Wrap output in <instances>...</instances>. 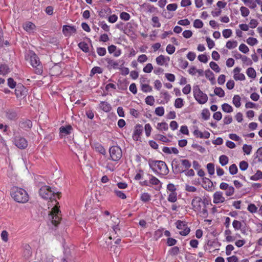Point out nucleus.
<instances>
[{
	"label": "nucleus",
	"instance_id": "1",
	"mask_svg": "<svg viewBox=\"0 0 262 262\" xmlns=\"http://www.w3.org/2000/svg\"><path fill=\"white\" fill-rule=\"evenodd\" d=\"M39 195L45 200H50L51 202H54L55 206L52 209L50 213L49 214V220L51 225L55 227L60 224L61 217L59 214L61 213L60 210L56 205L58 204L57 199H59L61 193L57 191L56 188H52L49 186L44 185L39 190Z\"/></svg>",
	"mask_w": 262,
	"mask_h": 262
},
{
	"label": "nucleus",
	"instance_id": "2",
	"mask_svg": "<svg viewBox=\"0 0 262 262\" xmlns=\"http://www.w3.org/2000/svg\"><path fill=\"white\" fill-rule=\"evenodd\" d=\"M25 59L29 60L31 65L35 69V73L37 75H41L43 72L42 65L39 58L32 50H29L25 54Z\"/></svg>",
	"mask_w": 262,
	"mask_h": 262
},
{
	"label": "nucleus",
	"instance_id": "3",
	"mask_svg": "<svg viewBox=\"0 0 262 262\" xmlns=\"http://www.w3.org/2000/svg\"><path fill=\"white\" fill-rule=\"evenodd\" d=\"M148 164L152 170L156 173L165 176L169 172L168 167L164 161L150 159Z\"/></svg>",
	"mask_w": 262,
	"mask_h": 262
},
{
	"label": "nucleus",
	"instance_id": "4",
	"mask_svg": "<svg viewBox=\"0 0 262 262\" xmlns=\"http://www.w3.org/2000/svg\"><path fill=\"white\" fill-rule=\"evenodd\" d=\"M192 209L203 218H207L208 216V212L206 207L203 206L202 198L198 196H194L191 201Z\"/></svg>",
	"mask_w": 262,
	"mask_h": 262
},
{
	"label": "nucleus",
	"instance_id": "5",
	"mask_svg": "<svg viewBox=\"0 0 262 262\" xmlns=\"http://www.w3.org/2000/svg\"><path fill=\"white\" fill-rule=\"evenodd\" d=\"M11 196L15 201L19 203H26L29 201V195L23 188L13 187L11 189Z\"/></svg>",
	"mask_w": 262,
	"mask_h": 262
},
{
	"label": "nucleus",
	"instance_id": "6",
	"mask_svg": "<svg viewBox=\"0 0 262 262\" xmlns=\"http://www.w3.org/2000/svg\"><path fill=\"white\" fill-rule=\"evenodd\" d=\"M193 96L196 101L200 104H203L208 101V96L204 93L196 85L193 87Z\"/></svg>",
	"mask_w": 262,
	"mask_h": 262
},
{
	"label": "nucleus",
	"instance_id": "7",
	"mask_svg": "<svg viewBox=\"0 0 262 262\" xmlns=\"http://www.w3.org/2000/svg\"><path fill=\"white\" fill-rule=\"evenodd\" d=\"M12 139L13 143L20 149H25L28 145V141L26 138L18 134L14 133Z\"/></svg>",
	"mask_w": 262,
	"mask_h": 262
},
{
	"label": "nucleus",
	"instance_id": "8",
	"mask_svg": "<svg viewBox=\"0 0 262 262\" xmlns=\"http://www.w3.org/2000/svg\"><path fill=\"white\" fill-rule=\"evenodd\" d=\"M111 159L115 162H118L122 157V152L121 148L119 146H112L109 149Z\"/></svg>",
	"mask_w": 262,
	"mask_h": 262
},
{
	"label": "nucleus",
	"instance_id": "9",
	"mask_svg": "<svg viewBox=\"0 0 262 262\" xmlns=\"http://www.w3.org/2000/svg\"><path fill=\"white\" fill-rule=\"evenodd\" d=\"M175 224L176 227L180 230H183L179 232V234L182 236L187 235L190 232V228L188 227L187 223L185 221L178 220Z\"/></svg>",
	"mask_w": 262,
	"mask_h": 262
},
{
	"label": "nucleus",
	"instance_id": "10",
	"mask_svg": "<svg viewBox=\"0 0 262 262\" xmlns=\"http://www.w3.org/2000/svg\"><path fill=\"white\" fill-rule=\"evenodd\" d=\"M180 162L181 165H182L185 169L184 170H185L183 173H185V174L187 177H192L195 174V172L192 169H189L191 166V162L187 159H183L180 160Z\"/></svg>",
	"mask_w": 262,
	"mask_h": 262
},
{
	"label": "nucleus",
	"instance_id": "11",
	"mask_svg": "<svg viewBox=\"0 0 262 262\" xmlns=\"http://www.w3.org/2000/svg\"><path fill=\"white\" fill-rule=\"evenodd\" d=\"M28 90L21 83H18L15 90L17 98L25 97L28 94Z\"/></svg>",
	"mask_w": 262,
	"mask_h": 262
},
{
	"label": "nucleus",
	"instance_id": "12",
	"mask_svg": "<svg viewBox=\"0 0 262 262\" xmlns=\"http://www.w3.org/2000/svg\"><path fill=\"white\" fill-rule=\"evenodd\" d=\"M180 161L174 159L171 162L172 171L174 174H179L183 173L184 169H180Z\"/></svg>",
	"mask_w": 262,
	"mask_h": 262
},
{
	"label": "nucleus",
	"instance_id": "13",
	"mask_svg": "<svg viewBox=\"0 0 262 262\" xmlns=\"http://www.w3.org/2000/svg\"><path fill=\"white\" fill-rule=\"evenodd\" d=\"M143 130V128L142 125L138 124L135 125L132 136L134 141H137L140 140V136L142 134Z\"/></svg>",
	"mask_w": 262,
	"mask_h": 262
},
{
	"label": "nucleus",
	"instance_id": "14",
	"mask_svg": "<svg viewBox=\"0 0 262 262\" xmlns=\"http://www.w3.org/2000/svg\"><path fill=\"white\" fill-rule=\"evenodd\" d=\"M76 28L75 26L65 25L62 27V33L66 37H69L74 33H76Z\"/></svg>",
	"mask_w": 262,
	"mask_h": 262
},
{
	"label": "nucleus",
	"instance_id": "15",
	"mask_svg": "<svg viewBox=\"0 0 262 262\" xmlns=\"http://www.w3.org/2000/svg\"><path fill=\"white\" fill-rule=\"evenodd\" d=\"M73 128L70 124L66 126H61L59 128V136L60 138L65 137L71 134Z\"/></svg>",
	"mask_w": 262,
	"mask_h": 262
},
{
	"label": "nucleus",
	"instance_id": "16",
	"mask_svg": "<svg viewBox=\"0 0 262 262\" xmlns=\"http://www.w3.org/2000/svg\"><path fill=\"white\" fill-rule=\"evenodd\" d=\"M18 125L23 129L28 130L32 128V122L30 119L24 118L19 122Z\"/></svg>",
	"mask_w": 262,
	"mask_h": 262
},
{
	"label": "nucleus",
	"instance_id": "17",
	"mask_svg": "<svg viewBox=\"0 0 262 262\" xmlns=\"http://www.w3.org/2000/svg\"><path fill=\"white\" fill-rule=\"evenodd\" d=\"M5 116L10 121H16L19 118L17 112L15 110L12 109L6 110L5 112Z\"/></svg>",
	"mask_w": 262,
	"mask_h": 262
},
{
	"label": "nucleus",
	"instance_id": "18",
	"mask_svg": "<svg viewBox=\"0 0 262 262\" xmlns=\"http://www.w3.org/2000/svg\"><path fill=\"white\" fill-rule=\"evenodd\" d=\"M103 60H105L107 62V65L106 67L108 70L118 68L119 63L117 61L108 57L101 59V61Z\"/></svg>",
	"mask_w": 262,
	"mask_h": 262
},
{
	"label": "nucleus",
	"instance_id": "19",
	"mask_svg": "<svg viewBox=\"0 0 262 262\" xmlns=\"http://www.w3.org/2000/svg\"><path fill=\"white\" fill-rule=\"evenodd\" d=\"M213 197L214 204L223 203L225 200V198L223 196V192L220 191L215 192L213 194Z\"/></svg>",
	"mask_w": 262,
	"mask_h": 262
},
{
	"label": "nucleus",
	"instance_id": "20",
	"mask_svg": "<svg viewBox=\"0 0 262 262\" xmlns=\"http://www.w3.org/2000/svg\"><path fill=\"white\" fill-rule=\"evenodd\" d=\"M23 256L25 259H29L32 255L31 248L29 245L26 244L23 246Z\"/></svg>",
	"mask_w": 262,
	"mask_h": 262
},
{
	"label": "nucleus",
	"instance_id": "21",
	"mask_svg": "<svg viewBox=\"0 0 262 262\" xmlns=\"http://www.w3.org/2000/svg\"><path fill=\"white\" fill-rule=\"evenodd\" d=\"M149 176L150 177V180H149V183L152 185H158L159 186H157L155 189L156 190H160V189L162 188V183L160 182V181L156 177L149 174Z\"/></svg>",
	"mask_w": 262,
	"mask_h": 262
},
{
	"label": "nucleus",
	"instance_id": "22",
	"mask_svg": "<svg viewBox=\"0 0 262 262\" xmlns=\"http://www.w3.org/2000/svg\"><path fill=\"white\" fill-rule=\"evenodd\" d=\"M220 243L218 242L217 239H215L213 241L208 240L207 243L204 245V249L205 251L210 249L212 247L216 245L220 246Z\"/></svg>",
	"mask_w": 262,
	"mask_h": 262
},
{
	"label": "nucleus",
	"instance_id": "23",
	"mask_svg": "<svg viewBox=\"0 0 262 262\" xmlns=\"http://www.w3.org/2000/svg\"><path fill=\"white\" fill-rule=\"evenodd\" d=\"M100 108L106 113L110 112L112 110L111 105L106 101H101L99 104Z\"/></svg>",
	"mask_w": 262,
	"mask_h": 262
},
{
	"label": "nucleus",
	"instance_id": "24",
	"mask_svg": "<svg viewBox=\"0 0 262 262\" xmlns=\"http://www.w3.org/2000/svg\"><path fill=\"white\" fill-rule=\"evenodd\" d=\"M98 15L101 18H106V14H111L112 13V11L110 8L105 7L104 8H102L100 10L98 11Z\"/></svg>",
	"mask_w": 262,
	"mask_h": 262
},
{
	"label": "nucleus",
	"instance_id": "25",
	"mask_svg": "<svg viewBox=\"0 0 262 262\" xmlns=\"http://www.w3.org/2000/svg\"><path fill=\"white\" fill-rule=\"evenodd\" d=\"M203 183L204 185H203V187L206 190H209L212 186L213 183L209 179L206 177H204L202 179Z\"/></svg>",
	"mask_w": 262,
	"mask_h": 262
},
{
	"label": "nucleus",
	"instance_id": "26",
	"mask_svg": "<svg viewBox=\"0 0 262 262\" xmlns=\"http://www.w3.org/2000/svg\"><path fill=\"white\" fill-rule=\"evenodd\" d=\"M128 83L129 82L126 79H124L122 80L119 79L118 80V89L121 91H125L127 90V85Z\"/></svg>",
	"mask_w": 262,
	"mask_h": 262
},
{
	"label": "nucleus",
	"instance_id": "27",
	"mask_svg": "<svg viewBox=\"0 0 262 262\" xmlns=\"http://www.w3.org/2000/svg\"><path fill=\"white\" fill-rule=\"evenodd\" d=\"M94 148L96 151L99 152L103 155L106 154V150L103 146L100 143L97 142L94 144Z\"/></svg>",
	"mask_w": 262,
	"mask_h": 262
},
{
	"label": "nucleus",
	"instance_id": "28",
	"mask_svg": "<svg viewBox=\"0 0 262 262\" xmlns=\"http://www.w3.org/2000/svg\"><path fill=\"white\" fill-rule=\"evenodd\" d=\"M35 25L30 21L26 23L23 26V28L24 30L28 32H31L33 31V30L35 29Z\"/></svg>",
	"mask_w": 262,
	"mask_h": 262
},
{
	"label": "nucleus",
	"instance_id": "29",
	"mask_svg": "<svg viewBox=\"0 0 262 262\" xmlns=\"http://www.w3.org/2000/svg\"><path fill=\"white\" fill-rule=\"evenodd\" d=\"M78 47L84 53H89L90 49L88 44L85 41H81L78 44Z\"/></svg>",
	"mask_w": 262,
	"mask_h": 262
},
{
	"label": "nucleus",
	"instance_id": "30",
	"mask_svg": "<svg viewBox=\"0 0 262 262\" xmlns=\"http://www.w3.org/2000/svg\"><path fill=\"white\" fill-rule=\"evenodd\" d=\"M10 72V69L6 64H0V74L5 75Z\"/></svg>",
	"mask_w": 262,
	"mask_h": 262
},
{
	"label": "nucleus",
	"instance_id": "31",
	"mask_svg": "<svg viewBox=\"0 0 262 262\" xmlns=\"http://www.w3.org/2000/svg\"><path fill=\"white\" fill-rule=\"evenodd\" d=\"M134 23H132L131 22H128L127 23L126 25V32H125V33H126V34H135L134 33Z\"/></svg>",
	"mask_w": 262,
	"mask_h": 262
},
{
	"label": "nucleus",
	"instance_id": "32",
	"mask_svg": "<svg viewBox=\"0 0 262 262\" xmlns=\"http://www.w3.org/2000/svg\"><path fill=\"white\" fill-rule=\"evenodd\" d=\"M168 253L171 256H176L180 253V248L178 246L173 247L168 250Z\"/></svg>",
	"mask_w": 262,
	"mask_h": 262
},
{
	"label": "nucleus",
	"instance_id": "33",
	"mask_svg": "<svg viewBox=\"0 0 262 262\" xmlns=\"http://www.w3.org/2000/svg\"><path fill=\"white\" fill-rule=\"evenodd\" d=\"M103 72V70L99 67H94L91 71L90 76L93 77L95 74H101Z\"/></svg>",
	"mask_w": 262,
	"mask_h": 262
},
{
	"label": "nucleus",
	"instance_id": "34",
	"mask_svg": "<svg viewBox=\"0 0 262 262\" xmlns=\"http://www.w3.org/2000/svg\"><path fill=\"white\" fill-rule=\"evenodd\" d=\"M140 200L142 202L146 203L149 202L151 200V196L148 193L144 192L141 194L140 196Z\"/></svg>",
	"mask_w": 262,
	"mask_h": 262
},
{
	"label": "nucleus",
	"instance_id": "35",
	"mask_svg": "<svg viewBox=\"0 0 262 262\" xmlns=\"http://www.w3.org/2000/svg\"><path fill=\"white\" fill-rule=\"evenodd\" d=\"M201 116L205 120H207L210 118V113L208 108H204L202 110Z\"/></svg>",
	"mask_w": 262,
	"mask_h": 262
},
{
	"label": "nucleus",
	"instance_id": "36",
	"mask_svg": "<svg viewBox=\"0 0 262 262\" xmlns=\"http://www.w3.org/2000/svg\"><path fill=\"white\" fill-rule=\"evenodd\" d=\"M167 200L171 203H175L177 201V193L171 192L168 196Z\"/></svg>",
	"mask_w": 262,
	"mask_h": 262
},
{
	"label": "nucleus",
	"instance_id": "37",
	"mask_svg": "<svg viewBox=\"0 0 262 262\" xmlns=\"http://www.w3.org/2000/svg\"><path fill=\"white\" fill-rule=\"evenodd\" d=\"M214 94L220 97H223L225 96V92L222 88L220 87H216L214 90Z\"/></svg>",
	"mask_w": 262,
	"mask_h": 262
},
{
	"label": "nucleus",
	"instance_id": "38",
	"mask_svg": "<svg viewBox=\"0 0 262 262\" xmlns=\"http://www.w3.org/2000/svg\"><path fill=\"white\" fill-rule=\"evenodd\" d=\"M241 98L239 95H234V96L233 98L232 102L234 105L235 106V107H239L241 106Z\"/></svg>",
	"mask_w": 262,
	"mask_h": 262
},
{
	"label": "nucleus",
	"instance_id": "39",
	"mask_svg": "<svg viewBox=\"0 0 262 262\" xmlns=\"http://www.w3.org/2000/svg\"><path fill=\"white\" fill-rule=\"evenodd\" d=\"M222 110L224 112L230 113L233 111L232 107L228 103H225L222 105Z\"/></svg>",
	"mask_w": 262,
	"mask_h": 262
},
{
	"label": "nucleus",
	"instance_id": "40",
	"mask_svg": "<svg viewBox=\"0 0 262 262\" xmlns=\"http://www.w3.org/2000/svg\"><path fill=\"white\" fill-rule=\"evenodd\" d=\"M219 161L222 166H225L228 163L229 158L227 156L223 155L220 157Z\"/></svg>",
	"mask_w": 262,
	"mask_h": 262
},
{
	"label": "nucleus",
	"instance_id": "41",
	"mask_svg": "<svg viewBox=\"0 0 262 262\" xmlns=\"http://www.w3.org/2000/svg\"><path fill=\"white\" fill-rule=\"evenodd\" d=\"M202 201L203 203V206H204L206 207H207V206L209 204L212 205L211 203V199L207 195L203 196V198H202Z\"/></svg>",
	"mask_w": 262,
	"mask_h": 262
},
{
	"label": "nucleus",
	"instance_id": "42",
	"mask_svg": "<svg viewBox=\"0 0 262 262\" xmlns=\"http://www.w3.org/2000/svg\"><path fill=\"white\" fill-rule=\"evenodd\" d=\"M174 105L176 108H178L182 107L184 105L183 99L181 98H177L175 100Z\"/></svg>",
	"mask_w": 262,
	"mask_h": 262
},
{
	"label": "nucleus",
	"instance_id": "43",
	"mask_svg": "<svg viewBox=\"0 0 262 262\" xmlns=\"http://www.w3.org/2000/svg\"><path fill=\"white\" fill-rule=\"evenodd\" d=\"M262 179V171L257 170L256 172L250 177V179L253 181H257Z\"/></svg>",
	"mask_w": 262,
	"mask_h": 262
},
{
	"label": "nucleus",
	"instance_id": "44",
	"mask_svg": "<svg viewBox=\"0 0 262 262\" xmlns=\"http://www.w3.org/2000/svg\"><path fill=\"white\" fill-rule=\"evenodd\" d=\"M178 62L179 67L183 69H186L188 66V61L182 58L178 59Z\"/></svg>",
	"mask_w": 262,
	"mask_h": 262
},
{
	"label": "nucleus",
	"instance_id": "45",
	"mask_svg": "<svg viewBox=\"0 0 262 262\" xmlns=\"http://www.w3.org/2000/svg\"><path fill=\"white\" fill-rule=\"evenodd\" d=\"M157 129L161 130L166 131L168 129V124L165 122L158 123L157 125Z\"/></svg>",
	"mask_w": 262,
	"mask_h": 262
},
{
	"label": "nucleus",
	"instance_id": "46",
	"mask_svg": "<svg viewBox=\"0 0 262 262\" xmlns=\"http://www.w3.org/2000/svg\"><path fill=\"white\" fill-rule=\"evenodd\" d=\"M156 61L158 65L163 66L165 62V57L163 55H160L156 58Z\"/></svg>",
	"mask_w": 262,
	"mask_h": 262
},
{
	"label": "nucleus",
	"instance_id": "47",
	"mask_svg": "<svg viewBox=\"0 0 262 262\" xmlns=\"http://www.w3.org/2000/svg\"><path fill=\"white\" fill-rule=\"evenodd\" d=\"M141 90L144 93H147L151 92L152 89L148 83H144L141 84Z\"/></svg>",
	"mask_w": 262,
	"mask_h": 262
},
{
	"label": "nucleus",
	"instance_id": "48",
	"mask_svg": "<svg viewBox=\"0 0 262 262\" xmlns=\"http://www.w3.org/2000/svg\"><path fill=\"white\" fill-rule=\"evenodd\" d=\"M206 168L210 175H213L214 173V165L213 163H209L207 164Z\"/></svg>",
	"mask_w": 262,
	"mask_h": 262
},
{
	"label": "nucleus",
	"instance_id": "49",
	"mask_svg": "<svg viewBox=\"0 0 262 262\" xmlns=\"http://www.w3.org/2000/svg\"><path fill=\"white\" fill-rule=\"evenodd\" d=\"M237 46V42L236 40H229L226 43V47L229 49H234Z\"/></svg>",
	"mask_w": 262,
	"mask_h": 262
},
{
	"label": "nucleus",
	"instance_id": "50",
	"mask_svg": "<svg viewBox=\"0 0 262 262\" xmlns=\"http://www.w3.org/2000/svg\"><path fill=\"white\" fill-rule=\"evenodd\" d=\"M210 68L216 73H219L221 71V69L217 63L214 61H211L209 63Z\"/></svg>",
	"mask_w": 262,
	"mask_h": 262
},
{
	"label": "nucleus",
	"instance_id": "51",
	"mask_svg": "<svg viewBox=\"0 0 262 262\" xmlns=\"http://www.w3.org/2000/svg\"><path fill=\"white\" fill-rule=\"evenodd\" d=\"M114 193L117 197L122 200L125 199L126 198V194L122 191H120L118 189H115Z\"/></svg>",
	"mask_w": 262,
	"mask_h": 262
},
{
	"label": "nucleus",
	"instance_id": "52",
	"mask_svg": "<svg viewBox=\"0 0 262 262\" xmlns=\"http://www.w3.org/2000/svg\"><path fill=\"white\" fill-rule=\"evenodd\" d=\"M229 172L231 175H234L237 173L238 169L235 164H233L230 166L229 168Z\"/></svg>",
	"mask_w": 262,
	"mask_h": 262
},
{
	"label": "nucleus",
	"instance_id": "53",
	"mask_svg": "<svg viewBox=\"0 0 262 262\" xmlns=\"http://www.w3.org/2000/svg\"><path fill=\"white\" fill-rule=\"evenodd\" d=\"M98 25L105 32L110 31V27L105 23L104 21H100Z\"/></svg>",
	"mask_w": 262,
	"mask_h": 262
},
{
	"label": "nucleus",
	"instance_id": "54",
	"mask_svg": "<svg viewBox=\"0 0 262 262\" xmlns=\"http://www.w3.org/2000/svg\"><path fill=\"white\" fill-rule=\"evenodd\" d=\"M151 20L154 23L152 24L153 27H160L161 24L159 22V19L158 16H153L151 18Z\"/></svg>",
	"mask_w": 262,
	"mask_h": 262
},
{
	"label": "nucleus",
	"instance_id": "55",
	"mask_svg": "<svg viewBox=\"0 0 262 262\" xmlns=\"http://www.w3.org/2000/svg\"><path fill=\"white\" fill-rule=\"evenodd\" d=\"M247 74L248 76L252 78H254L256 77V72L252 68H248L247 70Z\"/></svg>",
	"mask_w": 262,
	"mask_h": 262
},
{
	"label": "nucleus",
	"instance_id": "56",
	"mask_svg": "<svg viewBox=\"0 0 262 262\" xmlns=\"http://www.w3.org/2000/svg\"><path fill=\"white\" fill-rule=\"evenodd\" d=\"M163 229H158L155 231L154 233V238L156 240H158L159 238L161 237L163 235Z\"/></svg>",
	"mask_w": 262,
	"mask_h": 262
},
{
	"label": "nucleus",
	"instance_id": "57",
	"mask_svg": "<svg viewBox=\"0 0 262 262\" xmlns=\"http://www.w3.org/2000/svg\"><path fill=\"white\" fill-rule=\"evenodd\" d=\"M257 4V0H247V6L251 9H254Z\"/></svg>",
	"mask_w": 262,
	"mask_h": 262
},
{
	"label": "nucleus",
	"instance_id": "58",
	"mask_svg": "<svg viewBox=\"0 0 262 262\" xmlns=\"http://www.w3.org/2000/svg\"><path fill=\"white\" fill-rule=\"evenodd\" d=\"M203 26V21L199 19H196L193 22V27L195 28L200 29L202 28Z\"/></svg>",
	"mask_w": 262,
	"mask_h": 262
},
{
	"label": "nucleus",
	"instance_id": "59",
	"mask_svg": "<svg viewBox=\"0 0 262 262\" xmlns=\"http://www.w3.org/2000/svg\"><path fill=\"white\" fill-rule=\"evenodd\" d=\"M8 85L11 89H14L16 87V82L12 78H9L8 79Z\"/></svg>",
	"mask_w": 262,
	"mask_h": 262
},
{
	"label": "nucleus",
	"instance_id": "60",
	"mask_svg": "<svg viewBox=\"0 0 262 262\" xmlns=\"http://www.w3.org/2000/svg\"><path fill=\"white\" fill-rule=\"evenodd\" d=\"M120 17L121 19L127 21L130 19V16L129 13L126 12H122L120 14Z\"/></svg>",
	"mask_w": 262,
	"mask_h": 262
},
{
	"label": "nucleus",
	"instance_id": "61",
	"mask_svg": "<svg viewBox=\"0 0 262 262\" xmlns=\"http://www.w3.org/2000/svg\"><path fill=\"white\" fill-rule=\"evenodd\" d=\"M155 114L159 116H162L164 114V108L163 106H159L155 110Z\"/></svg>",
	"mask_w": 262,
	"mask_h": 262
},
{
	"label": "nucleus",
	"instance_id": "62",
	"mask_svg": "<svg viewBox=\"0 0 262 262\" xmlns=\"http://www.w3.org/2000/svg\"><path fill=\"white\" fill-rule=\"evenodd\" d=\"M97 53L100 56H103L106 53V49L103 47H98L97 48Z\"/></svg>",
	"mask_w": 262,
	"mask_h": 262
},
{
	"label": "nucleus",
	"instance_id": "63",
	"mask_svg": "<svg viewBox=\"0 0 262 262\" xmlns=\"http://www.w3.org/2000/svg\"><path fill=\"white\" fill-rule=\"evenodd\" d=\"M145 102L149 105H153L155 102V99L152 96H148L145 98Z\"/></svg>",
	"mask_w": 262,
	"mask_h": 262
},
{
	"label": "nucleus",
	"instance_id": "64",
	"mask_svg": "<svg viewBox=\"0 0 262 262\" xmlns=\"http://www.w3.org/2000/svg\"><path fill=\"white\" fill-rule=\"evenodd\" d=\"M177 243V241L172 237H168L166 241V244L168 246H173Z\"/></svg>",
	"mask_w": 262,
	"mask_h": 262
}]
</instances>
